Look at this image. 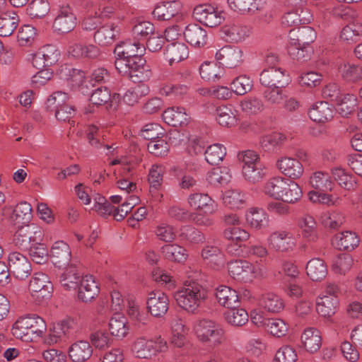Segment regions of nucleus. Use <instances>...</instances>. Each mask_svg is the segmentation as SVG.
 <instances>
[{
  "instance_id": "obj_42",
  "label": "nucleus",
  "mask_w": 362,
  "mask_h": 362,
  "mask_svg": "<svg viewBox=\"0 0 362 362\" xmlns=\"http://www.w3.org/2000/svg\"><path fill=\"white\" fill-rule=\"evenodd\" d=\"M19 23L18 16L15 12H7L0 16V36L8 37L16 29Z\"/></svg>"
},
{
  "instance_id": "obj_23",
  "label": "nucleus",
  "mask_w": 362,
  "mask_h": 362,
  "mask_svg": "<svg viewBox=\"0 0 362 362\" xmlns=\"http://www.w3.org/2000/svg\"><path fill=\"white\" fill-rule=\"evenodd\" d=\"M98 283L92 275H85L80 281L78 297L83 302H89L94 299L99 293Z\"/></svg>"
},
{
  "instance_id": "obj_39",
  "label": "nucleus",
  "mask_w": 362,
  "mask_h": 362,
  "mask_svg": "<svg viewBox=\"0 0 362 362\" xmlns=\"http://www.w3.org/2000/svg\"><path fill=\"white\" fill-rule=\"evenodd\" d=\"M298 225L302 230L303 238L310 242H315L317 239V223L312 216L304 214L299 218Z\"/></svg>"
},
{
  "instance_id": "obj_57",
  "label": "nucleus",
  "mask_w": 362,
  "mask_h": 362,
  "mask_svg": "<svg viewBox=\"0 0 362 362\" xmlns=\"http://www.w3.org/2000/svg\"><path fill=\"white\" fill-rule=\"evenodd\" d=\"M252 79L246 75H240L236 77L230 83L232 91L238 95L246 94L252 90Z\"/></svg>"
},
{
  "instance_id": "obj_60",
  "label": "nucleus",
  "mask_w": 362,
  "mask_h": 362,
  "mask_svg": "<svg viewBox=\"0 0 362 362\" xmlns=\"http://www.w3.org/2000/svg\"><path fill=\"white\" fill-rule=\"evenodd\" d=\"M80 279L79 274L77 273L74 267H70L61 274L59 282L62 286L66 290L76 288Z\"/></svg>"
},
{
  "instance_id": "obj_10",
  "label": "nucleus",
  "mask_w": 362,
  "mask_h": 362,
  "mask_svg": "<svg viewBox=\"0 0 362 362\" xmlns=\"http://www.w3.org/2000/svg\"><path fill=\"white\" fill-rule=\"evenodd\" d=\"M296 237L293 233L280 230L272 233L267 238L268 247L276 252H288L292 250L296 244Z\"/></svg>"
},
{
  "instance_id": "obj_21",
  "label": "nucleus",
  "mask_w": 362,
  "mask_h": 362,
  "mask_svg": "<svg viewBox=\"0 0 362 362\" xmlns=\"http://www.w3.org/2000/svg\"><path fill=\"white\" fill-rule=\"evenodd\" d=\"M245 216L247 224L252 229L262 230L269 226V216L262 208L250 207L245 211Z\"/></svg>"
},
{
  "instance_id": "obj_17",
  "label": "nucleus",
  "mask_w": 362,
  "mask_h": 362,
  "mask_svg": "<svg viewBox=\"0 0 362 362\" xmlns=\"http://www.w3.org/2000/svg\"><path fill=\"white\" fill-rule=\"evenodd\" d=\"M222 33L226 40L231 42L244 41L252 33V28L243 22H230L222 27Z\"/></svg>"
},
{
  "instance_id": "obj_59",
  "label": "nucleus",
  "mask_w": 362,
  "mask_h": 362,
  "mask_svg": "<svg viewBox=\"0 0 362 362\" xmlns=\"http://www.w3.org/2000/svg\"><path fill=\"white\" fill-rule=\"evenodd\" d=\"M320 221L325 227L337 229L343 224L344 217L340 211H328L321 214Z\"/></svg>"
},
{
  "instance_id": "obj_40",
  "label": "nucleus",
  "mask_w": 362,
  "mask_h": 362,
  "mask_svg": "<svg viewBox=\"0 0 362 362\" xmlns=\"http://www.w3.org/2000/svg\"><path fill=\"white\" fill-rule=\"evenodd\" d=\"M306 273L311 280L321 281L327 274V264L320 258H313L307 263Z\"/></svg>"
},
{
  "instance_id": "obj_37",
  "label": "nucleus",
  "mask_w": 362,
  "mask_h": 362,
  "mask_svg": "<svg viewBox=\"0 0 362 362\" xmlns=\"http://www.w3.org/2000/svg\"><path fill=\"white\" fill-rule=\"evenodd\" d=\"M164 54L169 64L172 65L187 58L189 50L185 43L177 42L168 45Z\"/></svg>"
},
{
  "instance_id": "obj_46",
  "label": "nucleus",
  "mask_w": 362,
  "mask_h": 362,
  "mask_svg": "<svg viewBox=\"0 0 362 362\" xmlns=\"http://www.w3.org/2000/svg\"><path fill=\"white\" fill-rule=\"evenodd\" d=\"M339 74L347 81L356 82L362 79V66L342 62L338 67Z\"/></svg>"
},
{
  "instance_id": "obj_14",
  "label": "nucleus",
  "mask_w": 362,
  "mask_h": 362,
  "mask_svg": "<svg viewBox=\"0 0 362 362\" xmlns=\"http://www.w3.org/2000/svg\"><path fill=\"white\" fill-rule=\"evenodd\" d=\"M193 16L199 22L210 28L219 25L224 19L222 13L210 5L197 6Z\"/></svg>"
},
{
  "instance_id": "obj_31",
  "label": "nucleus",
  "mask_w": 362,
  "mask_h": 362,
  "mask_svg": "<svg viewBox=\"0 0 362 362\" xmlns=\"http://www.w3.org/2000/svg\"><path fill=\"white\" fill-rule=\"evenodd\" d=\"M313 15L309 9L290 11L286 13L281 18V25L285 28L297 27L300 24H308L311 22Z\"/></svg>"
},
{
  "instance_id": "obj_32",
  "label": "nucleus",
  "mask_w": 362,
  "mask_h": 362,
  "mask_svg": "<svg viewBox=\"0 0 362 362\" xmlns=\"http://www.w3.org/2000/svg\"><path fill=\"white\" fill-rule=\"evenodd\" d=\"M163 118L169 125L177 127L186 125L190 120V116L182 107H172L165 110Z\"/></svg>"
},
{
  "instance_id": "obj_6",
  "label": "nucleus",
  "mask_w": 362,
  "mask_h": 362,
  "mask_svg": "<svg viewBox=\"0 0 362 362\" xmlns=\"http://www.w3.org/2000/svg\"><path fill=\"white\" fill-rule=\"evenodd\" d=\"M238 159L243 163V175L247 182L257 183L267 175V168L256 152L250 150L243 151L238 154Z\"/></svg>"
},
{
  "instance_id": "obj_52",
  "label": "nucleus",
  "mask_w": 362,
  "mask_h": 362,
  "mask_svg": "<svg viewBox=\"0 0 362 362\" xmlns=\"http://www.w3.org/2000/svg\"><path fill=\"white\" fill-rule=\"evenodd\" d=\"M155 31V27L149 21H141L132 28V35L137 42H144L151 36Z\"/></svg>"
},
{
  "instance_id": "obj_34",
  "label": "nucleus",
  "mask_w": 362,
  "mask_h": 362,
  "mask_svg": "<svg viewBox=\"0 0 362 362\" xmlns=\"http://www.w3.org/2000/svg\"><path fill=\"white\" fill-rule=\"evenodd\" d=\"M127 306V315L135 326L141 327L148 324L149 320L148 316L141 310L140 303L134 296L128 298Z\"/></svg>"
},
{
  "instance_id": "obj_8",
  "label": "nucleus",
  "mask_w": 362,
  "mask_h": 362,
  "mask_svg": "<svg viewBox=\"0 0 362 362\" xmlns=\"http://www.w3.org/2000/svg\"><path fill=\"white\" fill-rule=\"evenodd\" d=\"M337 292L338 288L336 285L330 284L327 286L316 303L317 312L320 315L329 317L337 312L339 305Z\"/></svg>"
},
{
  "instance_id": "obj_22",
  "label": "nucleus",
  "mask_w": 362,
  "mask_h": 362,
  "mask_svg": "<svg viewBox=\"0 0 362 362\" xmlns=\"http://www.w3.org/2000/svg\"><path fill=\"white\" fill-rule=\"evenodd\" d=\"M276 167L285 176L291 179H298L303 173L301 163L291 157H281L276 161Z\"/></svg>"
},
{
  "instance_id": "obj_33",
  "label": "nucleus",
  "mask_w": 362,
  "mask_h": 362,
  "mask_svg": "<svg viewBox=\"0 0 362 362\" xmlns=\"http://www.w3.org/2000/svg\"><path fill=\"white\" fill-rule=\"evenodd\" d=\"M186 41L196 47H204L207 42V33L197 24L188 25L183 33Z\"/></svg>"
},
{
  "instance_id": "obj_18",
  "label": "nucleus",
  "mask_w": 362,
  "mask_h": 362,
  "mask_svg": "<svg viewBox=\"0 0 362 362\" xmlns=\"http://www.w3.org/2000/svg\"><path fill=\"white\" fill-rule=\"evenodd\" d=\"M76 25V18L69 6L60 7L58 14L53 22L54 32L60 34L71 31Z\"/></svg>"
},
{
  "instance_id": "obj_38",
  "label": "nucleus",
  "mask_w": 362,
  "mask_h": 362,
  "mask_svg": "<svg viewBox=\"0 0 362 362\" xmlns=\"http://www.w3.org/2000/svg\"><path fill=\"white\" fill-rule=\"evenodd\" d=\"M199 74L206 81L216 82L223 76L224 69L214 62H204L199 67Z\"/></svg>"
},
{
  "instance_id": "obj_24",
  "label": "nucleus",
  "mask_w": 362,
  "mask_h": 362,
  "mask_svg": "<svg viewBox=\"0 0 362 362\" xmlns=\"http://www.w3.org/2000/svg\"><path fill=\"white\" fill-rule=\"evenodd\" d=\"M119 28L115 23H111L100 27L94 34V41L100 46L111 45L116 40Z\"/></svg>"
},
{
  "instance_id": "obj_19",
  "label": "nucleus",
  "mask_w": 362,
  "mask_h": 362,
  "mask_svg": "<svg viewBox=\"0 0 362 362\" xmlns=\"http://www.w3.org/2000/svg\"><path fill=\"white\" fill-rule=\"evenodd\" d=\"M61 79L66 81L69 86L73 88H80L83 94H86L87 86L85 83V73L81 70L71 68L69 66H62L59 71Z\"/></svg>"
},
{
  "instance_id": "obj_53",
  "label": "nucleus",
  "mask_w": 362,
  "mask_h": 362,
  "mask_svg": "<svg viewBox=\"0 0 362 362\" xmlns=\"http://www.w3.org/2000/svg\"><path fill=\"white\" fill-rule=\"evenodd\" d=\"M336 102L337 111L343 117H347L351 114L357 105L356 97L353 94L342 95Z\"/></svg>"
},
{
  "instance_id": "obj_3",
  "label": "nucleus",
  "mask_w": 362,
  "mask_h": 362,
  "mask_svg": "<svg viewBox=\"0 0 362 362\" xmlns=\"http://www.w3.org/2000/svg\"><path fill=\"white\" fill-rule=\"evenodd\" d=\"M146 59L143 56L128 58H117L115 66L118 72L131 79L134 83L148 80L151 71L146 66Z\"/></svg>"
},
{
  "instance_id": "obj_47",
  "label": "nucleus",
  "mask_w": 362,
  "mask_h": 362,
  "mask_svg": "<svg viewBox=\"0 0 362 362\" xmlns=\"http://www.w3.org/2000/svg\"><path fill=\"white\" fill-rule=\"evenodd\" d=\"M109 329L112 336L123 339L129 332L127 319L120 314L115 315L110 320Z\"/></svg>"
},
{
  "instance_id": "obj_41",
  "label": "nucleus",
  "mask_w": 362,
  "mask_h": 362,
  "mask_svg": "<svg viewBox=\"0 0 362 362\" xmlns=\"http://www.w3.org/2000/svg\"><path fill=\"white\" fill-rule=\"evenodd\" d=\"M309 183L312 187L322 192L332 191L334 187V182L329 174L322 171L313 173Z\"/></svg>"
},
{
  "instance_id": "obj_54",
  "label": "nucleus",
  "mask_w": 362,
  "mask_h": 362,
  "mask_svg": "<svg viewBox=\"0 0 362 362\" xmlns=\"http://www.w3.org/2000/svg\"><path fill=\"white\" fill-rule=\"evenodd\" d=\"M179 235L191 243L199 244L205 241L204 234L191 225H185L180 228Z\"/></svg>"
},
{
  "instance_id": "obj_48",
  "label": "nucleus",
  "mask_w": 362,
  "mask_h": 362,
  "mask_svg": "<svg viewBox=\"0 0 362 362\" xmlns=\"http://www.w3.org/2000/svg\"><path fill=\"white\" fill-rule=\"evenodd\" d=\"M262 306L272 313H280L284 308V301L282 298L275 293L264 294L261 300Z\"/></svg>"
},
{
  "instance_id": "obj_11",
  "label": "nucleus",
  "mask_w": 362,
  "mask_h": 362,
  "mask_svg": "<svg viewBox=\"0 0 362 362\" xmlns=\"http://www.w3.org/2000/svg\"><path fill=\"white\" fill-rule=\"evenodd\" d=\"M30 57L29 60H31L33 66L41 69L55 64L59 59L60 52L55 45H46Z\"/></svg>"
},
{
  "instance_id": "obj_44",
  "label": "nucleus",
  "mask_w": 362,
  "mask_h": 362,
  "mask_svg": "<svg viewBox=\"0 0 362 362\" xmlns=\"http://www.w3.org/2000/svg\"><path fill=\"white\" fill-rule=\"evenodd\" d=\"M302 197V190L299 185L293 181L288 180L282 192L277 200L286 203L293 204L298 202Z\"/></svg>"
},
{
  "instance_id": "obj_28",
  "label": "nucleus",
  "mask_w": 362,
  "mask_h": 362,
  "mask_svg": "<svg viewBox=\"0 0 362 362\" xmlns=\"http://www.w3.org/2000/svg\"><path fill=\"white\" fill-rule=\"evenodd\" d=\"M360 237L353 231L346 230L336 234L332 244L340 250L352 251L359 245Z\"/></svg>"
},
{
  "instance_id": "obj_35",
  "label": "nucleus",
  "mask_w": 362,
  "mask_h": 362,
  "mask_svg": "<svg viewBox=\"0 0 362 362\" xmlns=\"http://www.w3.org/2000/svg\"><path fill=\"white\" fill-rule=\"evenodd\" d=\"M301 342L307 351L310 353L317 351L322 346L320 332L315 327L305 328L301 334Z\"/></svg>"
},
{
  "instance_id": "obj_16",
  "label": "nucleus",
  "mask_w": 362,
  "mask_h": 362,
  "mask_svg": "<svg viewBox=\"0 0 362 362\" xmlns=\"http://www.w3.org/2000/svg\"><path fill=\"white\" fill-rule=\"evenodd\" d=\"M148 312L154 317H163L169 309V299L161 291H151L146 299Z\"/></svg>"
},
{
  "instance_id": "obj_13",
  "label": "nucleus",
  "mask_w": 362,
  "mask_h": 362,
  "mask_svg": "<svg viewBox=\"0 0 362 362\" xmlns=\"http://www.w3.org/2000/svg\"><path fill=\"white\" fill-rule=\"evenodd\" d=\"M243 52L238 47L226 45L216 52L215 58L219 64L228 69L240 66L243 62Z\"/></svg>"
},
{
  "instance_id": "obj_7",
  "label": "nucleus",
  "mask_w": 362,
  "mask_h": 362,
  "mask_svg": "<svg viewBox=\"0 0 362 362\" xmlns=\"http://www.w3.org/2000/svg\"><path fill=\"white\" fill-rule=\"evenodd\" d=\"M43 240L42 228L35 223L27 224L18 228L14 235V244L21 250L26 251L32 246Z\"/></svg>"
},
{
  "instance_id": "obj_62",
  "label": "nucleus",
  "mask_w": 362,
  "mask_h": 362,
  "mask_svg": "<svg viewBox=\"0 0 362 362\" xmlns=\"http://www.w3.org/2000/svg\"><path fill=\"white\" fill-rule=\"evenodd\" d=\"M353 258L346 254H342L336 257L332 261V270L339 274H345L352 267Z\"/></svg>"
},
{
  "instance_id": "obj_45",
  "label": "nucleus",
  "mask_w": 362,
  "mask_h": 362,
  "mask_svg": "<svg viewBox=\"0 0 362 362\" xmlns=\"http://www.w3.org/2000/svg\"><path fill=\"white\" fill-rule=\"evenodd\" d=\"M187 330L180 318L173 320L171 326L170 342L175 346L181 348L186 343Z\"/></svg>"
},
{
  "instance_id": "obj_2",
  "label": "nucleus",
  "mask_w": 362,
  "mask_h": 362,
  "mask_svg": "<svg viewBox=\"0 0 362 362\" xmlns=\"http://www.w3.org/2000/svg\"><path fill=\"white\" fill-rule=\"evenodd\" d=\"M47 329L45 321L37 315H27L17 319L12 326L13 335L25 341L42 337Z\"/></svg>"
},
{
  "instance_id": "obj_51",
  "label": "nucleus",
  "mask_w": 362,
  "mask_h": 362,
  "mask_svg": "<svg viewBox=\"0 0 362 362\" xmlns=\"http://www.w3.org/2000/svg\"><path fill=\"white\" fill-rule=\"evenodd\" d=\"M225 318L227 322L233 326L240 327L248 321V313L243 308L233 307L225 313Z\"/></svg>"
},
{
  "instance_id": "obj_63",
  "label": "nucleus",
  "mask_w": 362,
  "mask_h": 362,
  "mask_svg": "<svg viewBox=\"0 0 362 362\" xmlns=\"http://www.w3.org/2000/svg\"><path fill=\"white\" fill-rule=\"evenodd\" d=\"M240 107L243 112L250 115H257L264 110L263 101L257 97L246 98L240 103Z\"/></svg>"
},
{
  "instance_id": "obj_26",
  "label": "nucleus",
  "mask_w": 362,
  "mask_h": 362,
  "mask_svg": "<svg viewBox=\"0 0 362 362\" xmlns=\"http://www.w3.org/2000/svg\"><path fill=\"white\" fill-rule=\"evenodd\" d=\"M71 252L67 243L62 240L56 241L51 248V258L53 264L58 267L68 265L71 261Z\"/></svg>"
},
{
  "instance_id": "obj_5",
  "label": "nucleus",
  "mask_w": 362,
  "mask_h": 362,
  "mask_svg": "<svg viewBox=\"0 0 362 362\" xmlns=\"http://www.w3.org/2000/svg\"><path fill=\"white\" fill-rule=\"evenodd\" d=\"M168 349L166 340L160 335L153 338L141 336L136 338L132 351L136 358L151 359L158 354L167 351Z\"/></svg>"
},
{
  "instance_id": "obj_9",
  "label": "nucleus",
  "mask_w": 362,
  "mask_h": 362,
  "mask_svg": "<svg viewBox=\"0 0 362 362\" xmlns=\"http://www.w3.org/2000/svg\"><path fill=\"white\" fill-rule=\"evenodd\" d=\"M28 288L32 296L41 302L51 297L53 286L46 274L37 272L31 278Z\"/></svg>"
},
{
  "instance_id": "obj_29",
  "label": "nucleus",
  "mask_w": 362,
  "mask_h": 362,
  "mask_svg": "<svg viewBox=\"0 0 362 362\" xmlns=\"http://www.w3.org/2000/svg\"><path fill=\"white\" fill-rule=\"evenodd\" d=\"M189 206L196 210V211L208 210L210 212H216L217 206L215 201L204 193H192L187 198Z\"/></svg>"
},
{
  "instance_id": "obj_55",
  "label": "nucleus",
  "mask_w": 362,
  "mask_h": 362,
  "mask_svg": "<svg viewBox=\"0 0 362 362\" xmlns=\"http://www.w3.org/2000/svg\"><path fill=\"white\" fill-rule=\"evenodd\" d=\"M326 192L310 191L308 193L310 200L313 203H319L328 206H336L341 203V198L334 194H329Z\"/></svg>"
},
{
  "instance_id": "obj_20",
  "label": "nucleus",
  "mask_w": 362,
  "mask_h": 362,
  "mask_svg": "<svg viewBox=\"0 0 362 362\" xmlns=\"http://www.w3.org/2000/svg\"><path fill=\"white\" fill-rule=\"evenodd\" d=\"M146 50L144 42H137L135 39L127 40L117 45L114 54L117 58H128L143 56Z\"/></svg>"
},
{
  "instance_id": "obj_36",
  "label": "nucleus",
  "mask_w": 362,
  "mask_h": 362,
  "mask_svg": "<svg viewBox=\"0 0 362 362\" xmlns=\"http://www.w3.org/2000/svg\"><path fill=\"white\" fill-rule=\"evenodd\" d=\"M216 298L221 305L228 309L239 305V296L237 291L228 286H218L216 291Z\"/></svg>"
},
{
  "instance_id": "obj_56",
  "label": "nucleus",
  "mask_w": 362,
  "mask_h": 362,
  "mask_svg": "<svg viewBox=\"0 0 362 362\" xmlns=\"http://www.w3.org/2000/svg\"><path fill=\"white\" fill-rule=\"evenodd\" d=\"M205 159L210 165L218 164L226 154V148L220 144L209 146L205 151Z\"/></svg>"
},
{
  "instance_id": "obj_49",
  "label": "nucleus",
  "mask_w": 362,
  "mask_h": 362,
  "mask_svg": "<svg viewBox=\"0 0 362 362\" xmlns=\"http://www.w3.org/2000/svg\"><path fill=\"white\" fill-rule=\"evenodd\" d=\"M216 120L223 127H230L237 124L236 111L230 106H221L216 109Z\"/></svg>"
},
{
  "instance_id": "obj_61",
  "label": "nucleus",
  "mask_w": 362,
  "mask_h": 362,
  "mask_svg": "<svg viewBox=\"0 0 362 362\" xmlns=\"http://www.w3.org/2000/svg\"><path fill=\"white\" fill-rule=\"evenodd\" d=\"M230 175L227 168H214L207 174L206 179L212 185H224L230 180Z\"/></svg>"
},
{
  "instance_id": "obj_64",
  "label": "nucleus",
  "mask_w": 362,
  "mask_h": 362,
  "mask_svg": "<svg viewBox=\"0 0 362 362\" xmlns=\"http://www.w3.org/2000/svg\"><path fill=\"white\" fill-rule=\"evenodd\" d=\"M32 208L29 203L22 202L17 204L13 211L12 218L18 223L28 222L31 217Z\"/></svg>"
},
{
  "instance_id": "obj_1",
  "label": "nucleus",
  "mask_w": 362,
  "mask_h": 362,
  "mask_svg": "<svg viewBox=\"0 0 362 362\" xmlns=\"http://www.w3.org/2000/svg\"><path fill=\"white\" fill-rule=\"evenodd\" d=\"M174 298L182 310L197 314L208 298V291L199 282L191 280L185 282L183 287L175 293Z\"/></svg>"
},
{
  "instance_id": "obj_50",
  "label": "nucleus",
  "mask_w": 362,
  "mask_h": 362,
  "mask_svg": "<svg viewBox=\"0 0 362 362\" xmlns=\"http://www.w3.org/2000/svg\"><path fill=\"white\" fill-rule=\"evenodd\" d=\"M223 202L226 206L232 209H238L243 207L245 196L238 189H229L224 192Z\"/></svg>"
},
{
  "instance_id": "obj_27",
  "label": "nucleus",
  "mask_w": 362,
  "mask_h": 362,
  "mask_svg": "<svg viewBox=\"0 0 362 362\" xmlns=\"http://www.w3.org/2000/svg\"><path fill=\"white\" fill-rule=\"evenodd\" d=\"M182 8V4L178 1L163 2L158 4L152 14L159 21H169L178 15Z\"/></svg>"
},
{
  "instance_id": "obj_12",
  "label": "nucleus",
  "mask_w": 362,
  "mask_h": 362,
  "mask_svg": "<svg viewBox=\"0 0 362 362\" xmlns=\"http://www.w3.org/2000/svg\"><path fill=\"white\" fill-rule=\"evenodd\" d=\"M259 81L265 87L281 88L288 84L289 76L284 69L273 66L263 69Z\"/></svg>"
},
{
  "instance_id": "obj_43",
  "label": "nucleus",
  "mask_w": 362,
  "mask_h": 362,
  "mask_svg": "<svg viewBox=\"0 0 362 362\" xmlns=\"http://www.w3.org/2000/svg\"><path fill=\"white\" fill-rule=\"evenodd\" d=\"M288 179L281 176L272 177L264 183L263 192L266 195L278 199Z\"/></svg>"
},
{
  "instance_id": "obj_4",
  "label": "nucleus",
  "mask_w": 362,
  "mask_h": 362,
  "mask_svg": "<svg viewBox=\"0 0 362 362\" xmlns=\"http://www.w3.org/2000/svg\"><path fill=\"white\" fill-rule=\"evenodd\" d=\"M195 334L201 342L210 347H216L225 340V331L218 322L203 318L197 320L194 325Z\"/></svg>"
},
{
  "instance_id": "obj_15",
  "label": "nucleus",
  "mask_w": 362,
  "mask_h": 362,
  "mask_svg": "<svg viewBox=\"0 0 362 362\" xmlns=\"http://www.w3.org/2000/svg\"><path fill=\"white\" fill-rule=\"evenodd\" d=\"M8 264L11 272L18 279H26L31 272V264L28 258L19 252H11L8 255Z\"/></svg>"
},
{
  "instance_id": "obj_30",
  "label": "nucleus",
  "mask_w": 362,
  "mask_h": 362,
  "mask_svg": "<svg viewBox=\"0 0 362 362\" xmlns=\"http://www.w3.org/2000/svg\"><path fill=\"white\" fill-rule=\"evenodd\" d=\"M92 354V345L85 340H79L73 343L69 349V356L73 362L86 361Z\"/></svg>"
},
{
  "instance_id": "obj_58",
  "label": "nucleus",
  "mask_w": 362,
  "mask_h": 362,
  "mask_svg": "<svg viewBox=\"0 0 362 362\" xmlns=\"http://www.w3.org/2000/svg\"><path fill=\"white\" fill-rule=\"evenodd\" d=\"M162 250L165 257L171 261L184 262L188 256L187 250L176 244L165 245Z\"/></svg>"
},
{
  "instance_id": "obj_25",
  "label": "nucleus",
  "mask_w": 362,
  "mask_h": 362,
  "mask_svg": "<svg viewBox=\"0 0 362 362\" xmlns=\"http://www.w3.org/2000/svg\"><path fill=\"white\" fill-rule=\"evenodd\" d=\"M334 107L332 105L325 101L317 102L310 109L308 114L310 118L319 123L330 121L334 113Z\"/></svg>"
}]
</instances>
